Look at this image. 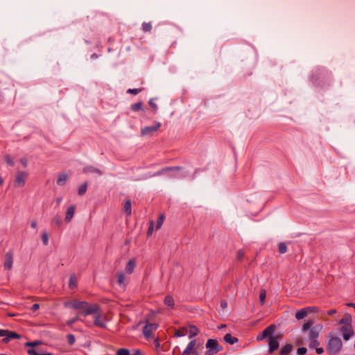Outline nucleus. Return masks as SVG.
I'll return each mask as SVG.
<instances>
[{
  "label": "nucleus",
  "mask_w": 355,
  "mask_h": 355,
  "mask_svg": "<svg viewBox=\"0 0 355 355\" xmlns=\"http://www.w3.org/2000/svg\"><path fill=\"white\" fill-rule=\"evenodd\" d=\"M181 169L180 167H168V168H164L162 169V171H159L157 173V175H162L164 172L167 171H180Z\"/></svg>",
  "instance_id": "30"
},
{
  "label": "nucleus",
  "mask_w": 355,
  "mask_h": 355,
  "mask_svg": "<svg viewBox=\"0 0 355 355\" xmlns=\"http://www.w3.org/2000/svg\"><path fill=\"white\" fill-rule=\"evenodd\" d=\"M293 345L291 344H287L283 347L280 352V355H288L293 350Z\"/></svg>",
  "instance_id": "21"
},
{
  "label": "nucleus",
  "mask_w": 355,
  "mask_h": 355,
  "mask_svg": "<svg viewBox=\"0 0 355 355\" xmlns=\"http://www.w3.org/2000/svg\"><path fill=\"white\" fill-rule=\"evenodd\" d=\"M342 346L343 343L340 338L332 337L328 343L327 349L331 354H336L340 351Z\"/></svg>",
  "instance_id": "3"
},
{
  "label": "nucleus",
  "mask_w": 355,
  "mask_h": 355,
  "mask_svg": "<svg viewBox=\"0 0 355 355\" xmlns=\"http://www.w3.org/2000/svg\"><path fill=\"white\" fill-rule=\"evenodd\" d=\"M27 352L29 355H51L50 353H44L36 349H29Z\"/></svg>",
  "instance_id": "24"
},
{
  "label": "nucleus",
  "mask_w": 355,
  "mask_h": 355,
  "mask_svg": "<svg viewBox=\"0 0 355 355\" xmlns=\"http://www.w3.org/2000/svg\"><path fill=\"white\" fill-rule=\"evenodd\" d=\"M307 315H308V313H307V311H306L305 308L300 309L295 313V318L298 320L304 318Z\"/></svg>",
  "instance_id": "20"
},
{
  "label": "nucleus",
  "mask_w": 355,
  "mask_h": 355,
  "mask_svg": "<svg viewBox=\"0 0 355 355\" xmlns=\"http://www.w3.org/2000/svg\"><path fill=\"white\" fill-rule=\"evenodd\" d=\"M307 352L306 347H300L297 349V355H305Z\"/></svg>",
  "instance_id": "42"
},
{
  "label": "nucleus",
  "mask_w": 355,
  "mask_h": 355,
  "mask_svg": "<svg viewBox=\"0 0 355 355\" xmlns=\"http://www.w3.org/2000/svg\"><path fill=\"white\" fill-rule=\"evenodd\" d=\"M75 212V206L72 205L71 206L67 211L66 216H65V221L69 223L73 217Z\"/></svg>",
  "instance_id": "14"
},
{
  "label": "nucleus",
  "mask_w": 355,
  "mask_h": 355,
  "mask_svg": "<svg viewBox=\"0 0 355 355\" xmlns=\"http://www.w3.org/2000/svg\"><path fill=\"white\" fill-rule=\"evenodd\" d=\"M87 182L81 184L78 187V195H80V196L84 195L87 191Z\"/></svg>",
  "instance_id": "25"
},
{
  "label": "nucleus",
  "mask_w": 355,
  "mask_h": 355,
  "mask_svg": "<svg viewBox=\"0 0 355 355\" xmlns=\"http://www.w3.org/2000/svg\"><path fill=\"white\" fill-rule=\"evenodd\" d=\"M135 262L134 260H130L126 266H125V271L130 274L132 273L133 271H134V269H135Z\"/></svg>",
  "instance_id": "22"
},
{
  "label": "nucleus",
  "mask_w": 355,
  "mask_h": 355,
  "mask_svg": "<svg viewBox=\"0 0 355 355\" xmlns=\"http://www.w3.org/2000/svg\"><path fill=\"white\" fill-rule=\"evenodd\" d=\"M164 217L163 215H161L158 218V219L157 220V225H156V228L157 229H159L162 227V225L163 224V222H164Z\"/></svg>",
  "instance_id": "38"
},
{
  "label": "nucleus",
  "mask_w": 355,
  "mask_h": 355,
  "mask_svg": "<svg viewBox=\"0 0 355 355\" xmlns=\"http://www.w3.org/2000/svg\"><path fill=\"white\" fill-rule=\"evenodd\" d=\"M6 329H0V337H5L6 338Z\"/></svg>",
  "instance_id": "51"
},
{
  "label": "nucleus",
  "mask_w": 355,
  "mask_h": 355,
  "mask_svg": "<svg viewBox=\"0 0 355 355\" xmlns=\"http://www.w3.org/2000/svg\"><path fill=\"white\" fill-rule=\"evenodd\" d=\"M279 253L284 254L287 251V246L284 243H280L278 246Z\"/></svg>",
  "instance_id": "33"
},
{
  "label": "nucleus",
  "mask_w": 355,
  "mask_h": 355,
  "mask_svg": "<svg viewBox=\"0 0 355 355\" xmlns=\"http://www.w3.org/2000/svg\"><path fill=\"white\" fill-rule=\"evenodd\" d=\"M97 312H98V311ZM95 314L96 315L94 316V324L99 327H102V328L105 327V324L102 321V320L101 318V315L98 313H96Z\"/></svg>",
  "instance_id": "18"
},
{
  "label": "nucleus",
  "mask_w": 355,
  "mask_h": 355,
  "mask_svg": "<svg viewBox=\"0 0 355 355\" xmlns=\"http://www.w3.org/2000/svg\"><path fill=\"white\" fill-rule=\"evenodd\" d=\"M336 313V309H331V310H329V311H327V314L329 315L335 314Z\"/></svg>",
  "instance_id": "57"
},
{
  "label": "nucleus",
  "mask_w": 355,
  "mask_h": 355,
  "mask_svg": "<svg viewBox=\"0 0 355 355\" xmlns=\"http://www.w3.org/2000/svg\"><path fill=\"white\" fill-rule=\"evenodd\" d=\"M0 355H6V354H0Z\"/></svg>",
  "instance_id": "64"
},
{
  "label": "nucleus",
  "mask_w": 355,
  "mask_h": 355,
  "mask_svg": "<svg viewBox=\"0 0 355 355\" xmlns=\"http://www.w3.org/2000/svg\"><path fill=\"white\" fill-rule=\"evenodd\" d=\"M6 334L7 335H6V338L3 339V341H5V342H8L10 339L21 338V336L19 334H18L15 332H13V331H8V330L6 331Z\"/></svg>",
  "instance_id": "13"
},
{
  "label": "nucleus",
  "mask_w": 355,
  "mask_h": 355,
  "mask_svg": "<svg viewBox=\"0 0 355 355\" xmlns=\"http://www.w3.org/2000/svg\"><path fill=\"white\" fill-rule=\"evenodd\" d=\"M117 355H130V351L125 348L119 349L117 352Z\"/></svg>",
  "instance_id": "36"
},
{
  "label": "nucleus",
  "mask_w": 355,
  "mask_h": 355,
  "mask_svg": "<svg viewBox=\"0 0 355 355\" xmlns=\"http://www.w3.org/2000/svg\"><path fill=\"white\" fill-rule=\"evenodd\" d=\"M76 284H77V282H76V279L74 276H71L70 279H69V287L71 288V289H73L74 288L76 287Z\"/></svg>",
  "instance_id": "29"
},
{
  "label": "nucleus",
  "mask_w": 355,
  "mask_h": 355,
  "mask_svg": "<svg viewBox=\"0 0 355 355\" xmlns=\"http://www.w3.org/2000/svg\"><path fill=\"white\" fill-rule=\"evenodd\" d=\"M41 344V341L40 340H35L33 342H28L25 344L26 346L27 347H35V346H37Z\"/></svg>",
  "instance_id": "39"
},
{
  "label": "nucleus",
  "mask_w": 355,
  "mask_h": 355,
  "mask_svg": "<svg viewBox=\"0 0 355 355\" xmlns=\"http://www.w3.org/2000/svg\"><path fill=\"white\" fill-rule=\"evenodd\" d=\"M5 161H6V162L8 165H10V166H14V164H15V162H14L13 159H12V157H11L10 155H6V156L5 157Z\"/></svg>",
  "instance_id": "41"
},
{
  "label": "nucleus",
  "mask_w": 355,
  "mask_h": 355,
  "mask_svg": "<svg viewBox=\"0 0 355 355\" xmlns=\"http://www.w3.org/2000/svg\"><path fill=\"white\" fill-rule=\"evenodd\" d=\"M348 306H351V307H353L354 309V310H355V304L354 303H349Z\"/></svg>",
  "instance_id": "60"
},
{
  "label": "nucleus",
  "mask_w": 355,
  "mask_h": 355,
  "mask_svg": "<svg viewBox=\"0 0 355 355\" xmlns=\"http://www.w3.org/2000/svg\"><path fill=\"white\" fill-rule=\"evenodd\" d=\"M220 307L223 309H225L227 307V302L226 300H222L220 302Z\"/></svg>",
  "instance_id": "48"
},
{
  "label": "nucleus",
  "mask_w": 355,
  "mask_h": 355,
  "mask_svg": "<svg viewBox=\"0 0 355 355\" xmlns=\"http://www.w3.org/2000/svg\"><path fill=\"white\" fill-rule=\"evenodd\" d=\"M67 339L68 343L70 345H73L76 341L75 336L73 334H68L67 336Z\"/></svg>",
  "instance_id": "37"
},
{
  "label": "nucleus",
  "mask_w": 355,
  "mask_h": 355,
  "mask_svg": "<svg viewBox=\"0 0 355 355\" xmlns=\"http://www.w3.org/2000/svg\"><path fill=\"white\" fill-rule=\"evenodd\" d=\"M279 347V342L276 339H270L269 341V352L272 353Z\"/></svg>",
  "instance_id": "15"
},
{
  "label": "nucleus",
  "mask_w": 355,
  "mask_h": 355,
  "mask_svg": "<svg viewBox=\"0 0 355 355\" xmlns=\"http://www.w3.org/2000/svg\"><path fill=\"white\" fill-rule=\"evenodd\" d=\"M314 323L313 320H309L306 321L302 327V332L307 333L310 348H313L319 345L318 338L323 328L322 324L314 325Z\"/></svg>",
  "instance_id": "1"
},
{
  "label": "nucleus",
  "mask_w": 355,
  "mask_h": 355,
  "mask_svg": "<svg viewBox=\"0 0 355 355\" xmlns=\"http://www.w3.org/2000/svg\"><path fill=\"white\" fill-rule=\"evenodd\" d=\"M266 297V291L265 289H261L259 293V300L261 304H264Z\"/></svg>",
  "instance_id": "31"
},
{
  "label": "nucleus",
  "mask_w": 355,
  "mask_h": 355,
  "mask_svg": "<svg viewBox=\"0 0 355 355\" xmlns=\"http://www.w3.org/2000/svg\"><path fill=\"white\" fill-rule=\"evenodd\" d=\"M225 325H221L220 328H223Z\"/></svg>",
  "instance_id": "63"
},
{
  "label": "nucleus",
  "mask_w": 355,
  "mask_h": 355,
  "mask_svg": "<svg viewBox=\"0 0 355 355\" xmlns=\"http://www.w3.org/2000/svg\"><path fill=\"white\" fill-rule=\"evenodd\" d=\"M148 103L149 105L154 110L155 112L157 111V105L155 103H154L153 99H150Z\"/></svg>",
  "instance_id": "44"
},
{
  "label": "nucleus",
  "mask_w": 355,
  "mask_h": 355,
  "mask_svg": "<svg viewBox=\"0 0 355 355\" xmlns=\"http://www.w3.org/2000/svg\"><path fill=\"white\" fill-rule=\"evenodd\" d=\"M125 276L122 272L117 274V282L120 285H124Z\"/></svg>",
  "instance_id": "32"
},
{
  "label": "nucleus",
  "mask_w": 355,
  "mask_h": 355,
  "mask_svg": "<svg viewBox=\"0 0 355 355\" xmlns=\"http://www.w3.org/2000/svg\"><path fill=\"white\" fill-rule=\"evenodd\" d=\"M13 263V254L8 252L5 255L4 268L6 270H10Z\"/></svg>",
  "instance_id": "9"
},
{
  "label": "nucleus",
  "mask_w": 355,
  "mask_h": 355,
  "mask_svg": "<svg viewBox=\"0 0 355 355\" xmlns=\"http://www.w3.org/2000/svg\"><path fill=\"white\" fill-rule=\"evenodd\" d=\"M190 354H191L190 352H189L184 349V351L182 352V354L181 355H190Z\"/></svg>",
  "instance_id": "59"
},
{
  "label": "nucleus",
  "mask_w": 355,
  "mask_h": 355,
  "mask_svg": "<svg viewBox=\"0 0 355 355\" xmlns=\"http://www.w3.org/2000/svg\"><path fill=\"white\" fill-rule=\"evenodd\" d=\"M198 329L195 326H189L188 327H184L177 330L175 333V336L177 337L184 336L186 335H189V338H192L196 336L198 334Z\"/></svg>",
  "instance_id": "4"
},
{
  "label": "nucleus",
  "mask_w": 355,
  "mask_h": 355,
  "mask_svg": "<svg viewBox=\"0 0 355 355\" xmlns=\"http://www.w3.org/2000/svg\"><path fill=\"white\" fill-rule=\"evenodd\" d=\"M123 211L127 214V216H130L132 212L131 208V201L130 200H127L123 206Z\"/></svg>",
  "instance_id": "19"
},
{
  "label": "nucleus",
  "mask_w": 355,
  "mask_h": 355,
  "mask_svg": "<svg viewBox=\"0 0 355 355\" xmlns=\"http://www.w3.org/2000/svg\"><path fill=\"white\" fill-rule=\"evenodd\" d=\"M37 227V223L36 220H33L32 221L31 223V227L33 228V229H36Z\"/></svg>",
  "instance_id": "55"
},
{
  "label": "nucleus",
  "mask_w": 355,
  "mask_h": 355,
  "mask_svg": "<svg viewBox=\"0 0 355 355\" xmlns=\"http://www.w3.org/2000/svg\"><path fill=\"white\" fill-rule=\"evenodd\" d=\"M243 256H244V252L242 250L238 251L237 255H236L238 259H239V260L241 259Z\"/></svg>",
  "instance_id": "49"
},
{
  "label": "nucleus",
  "mask_w": 355,
  "mask_h": 355,
  "mask_svg": "<svg viewBox=\"0 0 355 355\" xmlns=\"http://www.w3.org/2000/svg\"><path fill=\"white\" fill-rule=\"evenodd\" d=\"M196 340H191L187 345V347H186L185 350L190 352L191 354H193V355H198V353L197 352V351H196L194 349L195 348V346H196Z\"/></svg>",
  "instance_id": "16"
},
{
  "label": "nucleus",
  "mask_w": 355,
  "mask_h": 355,
  "mask_svg": "<svg viewBox=\"0 0 355 355\" xmlns=\"http://www.w3.org/2000/svg\"><path fill=\"white\" fill-rule=\"evenodd\" d=\"M297 345H303V344H304V343H303L302 340H297Z\"/></svg>",
  "instance_id": "61"
},
{
  "label": "nucleus",
  "mask_w": 355,
  "mask_h": 355,
  "mask_svg": "<svg viewBox=\"0 0 355 355\" xmlns=\"http://www.w3.org/2000/svg\"><path fill=\"white\" fill-rule=\"evenodd\" d=\"M40 308V305L38 304H33L32 307H31V310L33 311H37L38 309Z\"/></svg>",
  "instance_id": "50"
},
{
  "label": "nucleus",
  "mask_w": 355,
  "mask_h": 355,
  "mask_svg": "<svg viewBox=\"0 0 355 355\" xmlns=\"http://www.w3.org/2000/svg\"><path fill=\"white\" fill-rule=\"evenodd\" d=\"M161 126V123L157 122L155 125H150V126H146L144 128L141 129V135L142 136H149L151 135L153 133L158 130L159 127Z\"/></svg>",
  "instance_id": "6"
},
{
  "label": "nucleus",
  "mask_w": 355,
  "mask_h": 355,
  "mask_svg": "<svg viewBox=\"0 0 355 355\" xmlns=\"http://www.w3.org/2000/svg\"><path fill=\"white\" fill-rule=\"evenodd\" d=\"M223 340L225 342L230 345H233L238 342V339L236 337L232 336L230 334H225Z\"/></svg>",
  "instance_id": "17"
},
{
  "label": "nucleus",
  "mask_w": 355,
  "mask_h": 355,
  "mask_svg": "<svg viewBox=\"0 0 355 355\" xmlns=\"http://www.w3.org/2000/svg\"><path fill=\"white\" fill-rule=\"evenodd\" d=\"M141 91H142V89H129L127 92L134 94V95H136V94H139V92H141Z\"/></svg>",
  "instance_id": "43"
},
{
  "label": "nucleus",
  "mask_w": 355,
  "mask_h": 355,
  "mask_svg": "<svg viewBox=\"0 0 355 355\" xmlns=\"http://www.w3.org/2000/svg\"><path fill=\"white\" fill-rule=\"evenodd\" d=\"M152 28V26L150 24V23H143L142 24V30L144 31V32H149L150 31Z\"/></svg>",
  "instance_id": "35"
},
{
  "label": "nucleus",
  "mask_w": 355,
  "mask_h": 355,
  "mask_svg": "<svg viewBox=\"0 0 355 355\" xmlns=\"http://www.w3.org/2000/svg\"><path fill=\"white\" fill-rule=\"evenodd\" d=\"M3 183V179L2 178H0V186L2 185Z\"/></svg>",
  "instance_id": "62"
},
{
  "label": "nucleus",
  "mask_w": 355,
  "mask_h": 355,
  "mask_svg": "<svg viewBox=\"0 0 355 355\" xmlns=\"http://www.w3.org/2000/svg\"><path fill=\"white\" fill-rule=\"evenodd\" d=\"M305 309H306V311H307L308 315L318 311V308L316 306H308V307H306Z\"/></svg>",
  "instance_id": "40"
},
{
  "label": "nucleus",
  "mask_w": 355,
  "mask_h": 355,
  "mask_svg": "<svg viewBox=\"0 0 355 355\" xmlns=\"http://www.w3.org/2000/svg\"><path fill=\"white\" fill-rule=\"evenodd\" d=\"M131 355H141V352L139 349H135L133 350Z\"/></svg>",
  "instance_id": "52"
},
{
  "label": "nucleus",
  "mask_w": 355,
  "mask_h": 355,
  "mask_svg": "<svg viewBox=\"0 0 355 355\" xmlns=\"http://www.w3.org/2000/svg\"><path fill=\"white\" fill-rule=\"evenodd\" d=\"M341 331L343 332V338L345 340H348L350 338L351 335L354 333L351 325H344L341 328Z\"/></svg>",
  "instance_id": "10"
},
{
  "label": "nucleus",
  "mask_w": 355,
  "mask_h": 355,
  "mask_svg": "<svg viewBox=\"0 0 355 355\" xmlns=\"http://www.w3.org/2000/svg\"><path fill=\"white\" fill-rule=\"evenodd\" d=\"M67 178H68V176L67 174H65V173L60 174L58 178V180H57V184L58 185H64L66 183Z\"/></svg>",
  "instance_id": "23"
},
{
  "label": "nucleus",
  "mask_w": 355,
  "mask_h": 355,
  "mask_svg": "<svg viewBox=\"0 0 355 355\" xmlns=\"http://www.w3.org/2000/svg\"><path fill=\"white\" fill-rule=\"evenodd\" d=\"M315 352H316L318 354H320L323 353L324 349H323V348H322V347H316V348H315Z\"/></svg>",
  "instance_id": "54"
},
{
  "label": "nucleus",
  "mask_w": 355,
  "mask_h": 355,
  "mask_svg": "<svg viewBox=\"0 0 355 355\" xmlns=\"http://www.w3.org/2000/svg\"><path fill=\"white\" fill-rule=\"evenodd\" d=\"M351 317L349 315L346 314L343 318H342L340 321V324H343L344 325H351Z\"/></svg>",
  "instance_id": "27"
},
{
  "label": "nucleus",
  "mask_w": 355,
  "mask_h": 355,
  "mask_svg": "<svg viewBox=\"0 0 355 355\" xmlns=\"http://www.w3.org/2000/svg\"><path fill=\"white\" fill-rule=\"evenodd\" d=\"M20 162L24 167L27 166V160L26 159H21Z\"/></svg>",
  "instance_id": "56"
},
{
  "label": "nucleus",
  "mask_w": 355,
  "mask_h": 355,
  "mask_svg": "<svg viewBox=\"0 0 355 355\" xmlns=\"http://www.w3.org/2000/svg\"><path fill=\"white\" fill-rule=\"evenodd\" d=\"M153 226H154V223H153V221H151L150 224V226H149V228H148V235L152 234V233L153 232Z\"/></svg>",
  "instance_id": "47"
},
{
  "label": "nucleus",
  "mask_w": 355,
  "mask_h": 355,
  "mask_svg": "<svg viewBox=\"0 0 355 355\" xmlns=\"http://www.w3.org/2000/svg\"><path fill=\"white\" fill-rule=\"evenodd\" d=\"M275 329H276V326L274 324H271L269 327H268L267 328H266L263 331V333L266 338H270L271 339L272 336L274 331H275Z\"/></svg>",
  "instance_id": "12"
},
{
  "label": "nucleus",
  "mask_w": 355,
  "mask_h": 355,
  "mask_svg": "<svg viewBox=\"0 0 355 355\" xmlns=\"http://www.w3.org/2000/svg\"><path fill=\"white\" fill-rule=\"evenodd\" d=\"M42 241L44 245H47L49 244V236L46 232H44L42 234Z\"/></svg>",
  "instance_id": "34"
},
{
  "label": "nucleus",
  "mask_w": 355,
  "mask_h": 355,
  "mask_svg": "<svg viewBox=\"0 0 355 355\" xmlns=\"http://www.w3.org/2000/svg\"><path fill=\"white\" fill-rule=\"evenodd\" d=\"M62 198H61V197H59V198H56V202H57L58 204H60V203L61 202V201H62Z\"/></svg>",
  "instance_id": "58"
},
{
  "label": "nucleus",
  "mask_w": 355,
  "mask_h": 355,
  "mask_svg": "<svg viewBox=\"0 0 355 355\" xmlns=\"http://www.w3.org/2000/svg\"><path fill=\"white\" fill-rule=\"evenodd\" d=\"M164 303L166 305L173 307L174 306V300L173 298L171 295L166 296L164 299Z\"/></svg>",
  "instance_id": "26"
},
{
  "label": "nucleus",
  "mask_w": 355,
  "mask_h": 355,
  "mask_svg": "<svg viewBox=\"0 0 355 355\" xmlns=\"http://www.w3.org/2000/svg\"><path fill=\"white\" fill-rule=\"evenodd\" d=\"M53 221L58 225H60L62 223L61 218L59 216H55L53 218Z\"/></svg>",
  "instance_id": "46"
},
{
  "label": "nucleus",
  "mask_w": 355,
  "mask_h": 355,
  "mask_svg": "<svg viewBox=\"0 0 355 355\" xmlns=\"http://www.w3.org/2000/svg\"><path fill=\"white\" fill-rule=\"evenodd\" d=\"M265 338H266V337L265 336V335H264V334H263V333L262 332L260 335H259V336H257V340H261L264 339Z\"/></svg>",
  "instance_id": "53"
},
{
  "label": "nucleus",
  "mask_w": 355,
  "mask_h": 355,
  "mask_svg": "<svg viewBox=\"0 0 355 355\" xmlns=\"http://www.w3.org/2000/svg\"><path fill=\"white\" fill-rule=\"evenodd\" d=\"M157 327V324L155 323L148 324L144 326L143 332L146 338L151 336L153 331L155 330Z\"/></svg>",
  "instance_id": "8"
},
{
  "label": "nucleus",
  "mask_w": 355,
  "mask_h": 355,
  "mask_svg": "<svg viewBox=\"0 0 355 355\" xmlns=\"http://www.w3.org/2000/svg\"><path fill=\"white\" fill-rule=\"evenodd\" d=\"M77 320H78V316L71 318L67 321V324L68 326H71L73 323H75Z\"/></svg>",
  "instance_id": "45"
},
{
  "label": "nucleus",
  "mask_w": 355,
  "mask_h": 355,
  "mask_svg": "<svg viewBox=\"0 0 355 355\" xmlns=\"http://www.w3.org/2000/svg\"><path fill=\"white\" fill-rule=\"evenodd\" d=\"M27 177V173L25 172H19L17 173L15 180V186L17 187H21L25 184V179Z\"/></svg>",
  "instance_id": "7"
},
{
  "label": "nucleus",
  "mask_w": 355,
  "mask_h": 355,
  "mask_svg": "<svg viewBox=\"0 0 355 355\" xmlns=\"http://www.w3.org/2000/svg\"><path fill=\"white\" fill-rule=\"evenodd\" d=\"M83 171L85 174L94 173L98 175H101L103 174L102 171L100 169L96 168L92 166L85 167Z\"/></svg>",
  "instance_id": "11"
},
{
  "label": "nucleus",
  "mask_w": 355,
  "mask_h": 355,
  "mask_svg": "<svg viewBox=\"0 0 355 355\" xmlns=\"http://www.w3.org/2000/svg\"><path fill=\"white\" fill-rule=\"evenodd\" d=\"M64 305L65 306L71 307L76 310H80V314H83L85 315L96 313L99 309V306L98 305L96 304L92 306L85 301H70L66 302Z\"/></svg>",
  "instance_id": "2"
},
{
  "label": "nucleus",
  "mask_w": 355,
  "mask_h": 355,
  "mask_svg": "<svg viewBox=\"0 0 355 355\" xmlns=\"http://www.w3.org/2000/svg\"><path fill=\"white\" fill-rule=\"evenodd\" d=\"M143 103L141 102H138L131 105V109L134 112H137L142 109Z\"/></svg>",
  "instance_id": "28"
},
{
  "label": "nucleus",
  "mask_w": 355,
  "mask_h": 355,
  "mask_svg": "<svg viewBox=\"0 0 355 355\" xmlns=\"http://www.w3.org/2000/svg\"><path fill=\"white\" fill-rule=\"evenodd\" d=\"M206 347L208 349L207 354L209 355L215 354L222 349V346L214 339H209L207 341Z\"/></svg>",
  "instance_id": "5"
}]
</instances>
